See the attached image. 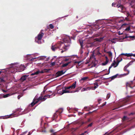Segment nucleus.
Returning <instances> with one entry per match:
<instances>
[{"label": "nucleus", "mask_w": 135, "mask_h": 135, "mask_svg": "<svg viewBox=\"0 0 135 135\" xmlns=\"http://www.w3.org/2000/svg\"><path fill=\"white\" fill-rule=\"evenodd\" d=\"M9 72L15 73L24 70V66L20 65L18 63H15L9 64Z\"/></svg>", "instance_id": "1"}, {"label": "nucleus", "mask_w": 135, "mask_h": 135, "mask_svg": "<svg viewBox=\"0 0 135 135\" xmlns=\"http://www.w3.org/2000/svg\"><path fill=\"white\" fill-rule=\"evenodd\" d=\"M68 45H66L64 43L60 42L56 46H52L51 47L52 50L54 51L56 49H58L59 50H61V52L62 53L67 49V47L69 46Z\"/></svg>", "instance_id": "2"}, {"label": "nucleus", "mask_w": 135, "mask_h": 135, "mask_svg": "<svg viewBox=\"0 0 135 135\" xmlns=\"http://www.w3.org/2000/svg\"><path fill=\"white\" fill-rule=\"evenodd\" d=\"M22 109L20 108L16 109L15 110L13 111V113L9 115V118H12L15 117H17L19 115L24 114L23 113H21L20 112Z\"/></svg>", "instance_id": "3"}, {"label": "nucleus", "mask_w": 135, "mask_h": 135, "mask_svg": "<svg viewBox=\"0 0 135 135\" xmlns=\"http://www.w3.org/2000/svg\"><path fill=\"white\" fill-rule=\"evenodd\" d=\"M44 34L41 31L38 35L37 37H35V41L39 44L41 43V40L43 37Z\"/></svg>", "instance_id": "4"}, {"label": "nucleus", "mask_w": 135, "mask_h": 135, "mask_svg": "<svg viewBox=\"0 0 135 135\" xmlns=\"http://www.w3.org/2000/svg\"><path fill=\"white\" fill-rule=\"evenodd\" d=\"M42 99L41 97H39L38 98H37V97H35L34 98L33 102L30 104V105L32 106H33L35 104L37 103L39 100H42Z\"/></svg>", "instance_id": "5"}, {"label": "nucleus", "mask_w": 135, "mask_h": 135, "mask_svg": "<svg viewBox=\"0 0 135 135\" xmlns=\"http://www.w3.org/2000/svg\"><path fill=\"white\" fill-rule=\"evenodd\" d=\"M117 59V61L116 62L114 61V62L109 67V71L110 70V69L113 66L114 68H115L117 67L118 66L119 62L122 60V58H121V60L120 61L118 60V58Z\"/></svg>", "instance_id": "6"}, {"label": "nucleus", "mask_w": 135, "mask_h": 135, "mask_svg": "<svg viewBox=\"0 0 135 135\" xmlns=\"http://www.w3.org/2000/svg\"><path fill=\"white\" fill-rule=\"evenodd\" d=\"M63 40L64 42L65 43H68L70 42V37L67 36H65Z\"/></svg>", "instance_id": "7"}, {"label": "nucleus", "mask_w": 135, "mask_h": 135, "mask_svg": "<svg viewBox=\"0 0 135 135\" xmlns=\"http://www.w3.org/2000/svg\"><path fill=\"white\" fill-rule=\"evenodd\" d=\"M45 69L44 70H38L36 72L34 73H32L31 74V75H37L40 73H44L45 72Z\"/></svg>", "instance_id": "8"}, {"label": "nucleus", "mask_w": 135, "mask_h": 135, "mask_svg": "<svg viewBox=\"0 0 135 135\" xmlns=\"http://www.w3.org/2000/svg\"><path fill=\"white\" fill-rule=\"evenodd\" d=\"M46 58V56H41L38 57H35L34 58H32L30 59L31 61L37 58L39 60H44Z\"/></svg>", "instance_id": "9"}, {"label": "nucleus", "mask_w": 135, "mask_h": 135, "mask_svg": "<svg viewBox=\"0 0 135 135\" xmlns=\"http://www.w3.org/2000/svg\"><path fill=\"white\" fill-rule=\"evenodd\" d=\"M127 25V24L124 23L122 25V27L124 28H126L125 29V31H128L130 30V27L128 26H126Z\"/></svg>", "instance_id": "10"}, {"label": "nucleus", "mask_w": 135, "mask_h": 135, "mask_svg": "<svg viewBox=\"0 0 135 135\" xmlns=\"http://www.w3.org/2000/svg\"><path fill=\"white\" fill-rule=\"evenodd\" d=\"M8 70V68H7L6 69H0V74L2 73H4L5 74H6Z\"/></svg>", "instance_id": "11"}, {"label": "nucleus", "mask_w": 135, "mask_h": 135, "mask_svg": "<svg viewBox=\"0 0 135 135\" xmlns=\"http://www.w3.org/2000/svg\"><path fill=\"white\" fill-rule=\"evenodd\" d=\"M117 7L119 8V10L121 12H123L122 10L123 9V6L120 4H118L117 6Z\"/></svg>", "instance_id": "12"}, {"label": "nucleus", "mask_w": 135, "mask_h": 135, "mask_svg": "<svg viewBox=\"0 0 135 135\" xmlns=\"http://www.w3.org/2000/svg\"><path fill=\"white\" fill-rule=\"evenodd\" d=\"M88 78L87 77H83L80 80V81L83 83Z\"/></svg>", "instance_id": "13"}, {"label": "nucleus", "mask_w": 135, "mask_h": 135, "mask_svg": "<svg viewBox=\"0 0 135 135\" xmlns=\"http://www.w3.org/2000/svg\"><path fill=\"white\" fill-rule=\"evenodd\" d=\"M76 81H75L71 86H70L71 89H73L75 88L76 86Z\"/></svg>", "instance_id": "14"}, {"label": "nucleus", "mask_w": 135, "mask_h": 135, "mask_svg": "<svg viewBox=\"0 0 135 135\" xmlns=\"http://www.w3.org/2000/svg\"><path fill=\"white\" fill-rule=\"evenodd\" d=\"M90 89V88L89 87H87L86 88H82L81 90V92L83 91H87L89 90Z\"/></svg>", "instance_id": "15"}, {"label": "nucleus", "mask_w": 135, "mask_h": 135, "mask_svg": "<svg viewBox=\"0 0 135 135\" xmlns=\"http://www.w3.org/2000/svg\"><path fill=\"white\" fill-rule=\"evenodd\" d=\"M132 53H126V54H124V53H122L120 55H125L126 56H127V57H131L132 56Z\"/></svg>", "instance_id": "16"}, {"label": "nucleus", "mask_w": 135, "mask_h": 135, "mask_svg": "<svg viewBox=\"0 0 135 135\" xmlns=\"http://www.w3.org/2000/svg\"><path fill=\"white\" fill-rule=\"evenodd\" d=\"M105 58H106V61L105 62L103 63H102V65H106L107 63L108 62L109 60L108 59V57L107 56L105 57Z\"/></svg>", "instance_id": "17"}, {"label": "nucleus", "mask_w": 135, "mask_h": 135, "mask_svg": "<svg viewBox=\"0 0 135 135\" xmlns=\"http://www.w3.org/2000/svg\"><path fill=\"white\" fill-rule=\"evenodd\" d=\"M64 73L62 71H59L56 73V75L57 76H60L62 75Z\"/></svg>", "instance_id": "18"}, {"label": "nucleus", "mask_w": 135, "mask_h": 135, "mask_svg": "<svg viewBox=\"0 0 135 135\" xmlns=\"http://www.w3.org/2000/svg\"><path fill=\"white\" fill-rule=\"evenodd\" d=\"M52 95H45L44 98V100H45L47 98H49L52 97Z\"/></svg>", "instance_id": "19"}, {"label": "nucleus", "mask_w": 135, "mask_h": 135, "mask_svg": "<svg viewBox=\"0 0 135 135\" xmlns=\"http://www.w3.org/2000/svg\"><path fill=\"white\" fill-rule=\"evenodd\" d=\"M57 93L60 95H62L63 94V89H60L57 91Z\"/></svg>", "instance_id": "20"}, {"label": "nucleus", "mask_w": 135, "mask_h": 135, "mask_svg": "<svg viewBox=\"0 0 135 135\" xmlns=\"http://www.w3.org/2000/svg\"><path fill=\"white\" fill-rule=\"evenodd\" d=\"M127 14V16H130L132 18H133V15L131 14H130L128 12L126 11L125 12Z\"/></svg>", "instance_id": "21"}, {"label": "nucleus", "mask_w": 135, "mask_h": 135, "mask_svg": "<svg viewBox=\"0 0 135 135\" xmlns=\"http://www.w3.org/2000/svg\"><path fill=\"white\" fill-rule=\"evenodd\" d=\"M1 118L6 119L8 118V115H6L4 116H2L0 117Z\"/></svg>", "instance_id": "22"}, {"label": "nucleus", "mask_w": 135, "mask_h": 135, "mask_svg": "<svg viewBox=\"0 0 135 135\" xmlns=\"http://www.w3.org/2000/svg\"><path fill=\"white\" fill-rule=\"evenodd\" d=\"M63 94L64 93H72V92H70L69 91L67 90L66 89H65V90L63 89Z\"/></svg>", "instance_id": "23"}, {"label": "nucleus", "mask_w": 135, "mask_h": 135, "mask_svg": "<svg viewBox=\"0 0 135 135\" xmlns=\"http://www.w3.org/2000/svg\"><path fill=\"white\" fill-rule=\"evenodd\" d=\"M71 62H69L67 63L63 64L62 65V66L63 67H64L67 66H68L69 64L71 63Z\"/></svg>", "instance_id": "24"}, {"label": "nucleus", "mask_w": 135, "mask_h": 135, "mask_svg": "<svg viewBox=\"0 0 135 135\" xmlns=\"http://www.w3.org/2000/svg\"><path fill=\"white\" fill-rule=\"evenodd\" d=\"M26 79V76H23L21 78V80L23 81L25 80Z\"/></svg>", "instance_id": "25"}, {"label": "nucleus", "mask_w": 135, "mask_h": 135, "mask_svg": "<svg viewBox=\"0 0 135 135\" xmlns=\"http://www.w3.org/2000/svg\"><path fill=\"white\" fill-rule=\"evenodd\" d=\"M107 53H108L109 56L110 57H112V52L110 51H109L107 52Z\"/></svg>", "instance_id": "26"}, {"label": "nucleus", "mask_w": 135, "mask_h": 135, "mask_svg": "<svg viewBox=\"0 0 135 135\" xmlns=\"http://www.w3.org/2000/svg\"><path fill=\"white\" fill-rule=\"evenodd\" d=\"M8 97V93L7 94H3V98H6Z\"/></svg>", "instance_id": "27"}, {"label": "nucleus", "mask_w": 135, "mask_h": 135, "mask_svg": "<svg viewBox=\"0 0 135 135\" xmlns=\"http://www.w3.org/2000/svg\"><path fill=\"white\" fill-rule=\"evenodd\" d=\"M103 38H104V37H101L100 38H97V41L99 42H101L102 41V40L103 39Z\"/></svg>", "instance_id": "28"}, {"label": "nucleus", "mask_w": 135, "mask_h": 135, "mask_svg": "<svg viewBox=\"0 0 135 135\" xmlns=\"http://www.w3.org/2000/svg\"><path fill=\"white\" fill-rule=\"evenodd\" d=\"M57 116L56 113H55L54 115L53 118H54V120L56 119L57 117Z\"/></svg>", "instance_id": "29"}, {"label": "nucleus", "mask_w": 135, "mask_h": 135, "mask_svg": "<svg viewBox=\"0 0 135 135\" xmlns=\"http://www.w3.org/2000/svg\"><path fill=\"white\" fill-rule=\"evenodd\" d=\"M118 75V74H117L116 75H114L111 77V79H113L114 78H116L117 77V76Z\"/></svg>", "instance_id": "30"}, {"label": "nucleus", "mask_w": 135, "mask_h": 135, "mask_svg": "<svg viewBox=\"0 0 135 135\" xmlns=\"http://www.w3.org/2000/svg\"><path fill=\"white\" fill-rule=\"evenodd\" d=\"M110 93H108L107 94V99H108L110 97Z\"/></svg>", "instance_id": "31"}, {"label": "nucleus", "mask_w": 135, "mask_h": 135, "mask_svg": "<svg viewBox=\"0 0 135 135\" xmlns=\"http://www.w3.org/2000/svg\"><path fill=\"white\" fill-rule=\"evenodd\" d=\"M83 41H80V43L81 47L83 46Z\"/></svg>", "instance_id": "32"}, {"label": "nucleus", "mask_w": 135, "mask_h": 135, "mask_svg": "<svg viewBox=\"0 0 135 135\" xmlns=\"http://www.w3.org/2000/svg\"><path fill=\"white\" fill-rule=\"evenodd\" d=\"M51 29H53L54 28L53 25L52 24H50L49 25Z\"/></svg>", "instance_id": "33"}, {"label": "nucleus", "mask_w": 135, "mask_h": 135, "mask_svg": "<svg viewBox=\"0 0 135 135\" xmlns=\"http://www.w3.org/2000/svg\"><path fill=\"white\" fill-rule=\"evenodd\" d=\"M1 90L2 91L3 93H6L7 91V90H6L3 89H1Z\"/></svg>", "instance_id": "34"}, {"label": "nucleus", "mask_w": 135, "mask_h": 135, "mask_svg": "<svg viewBox=\"0 0 135 135\" xmlns=\"http://www.w3.org/2000/svg\"><path fill=\"white\" fill-rule=\"evenodd\" d=\"M102 81H101L100 82H99L98 83H99L100 84H102ZM98 83H97L95 82V83L94 84L95 85H98Z\"/></svg>", "instance_id": "35"}, {"label": "nucleus", "mask_w": 135, "mask_h": 135, "mask_svg": "<svg viewBox=\"0 0 135 135\" xmlns=\"http://www.w3.org/2000/svg\"><path fill=\"white\" fill-rule=\"evenodd\" d=\"M3 98V94H0V99Z\"/></svg>", "instance_id": "36"}, {"label": "nucleus", "mask_w": 135, "mask_h": 135, "mask_svg": "<svg viewBox=\"0 0 135 135\" xmlns=\"http://www.w3.org/2000/svg\"><path fill=\"white\" fill-rule=\"evenodd\" d=\"M81 62H82V61H79L78 62V65H79V66L80 65H81Z\"/></svg>", "instance_id": "37"}, {"label": "nucleus", "mask_w": 135, "mask_h": 135, "mask_svg": "<svg viewBox=\"0 0 135 135\" xmlns=\"http://www.w3.org/2000/svg\"><path fill=\"white\" fill-rule=\"evenodd\" d=\"M22 95H18L17 97H18V99H19L20 98V97H22Z\"/></svg>", "instance_id": "38"}, {"label": "nucleus", "mask_w": 135, "mask_h": 135, "mask_svg": "<svg viewBox=\"0 0 135 135\" xmlns=\"http://www.w3.org/2000/svg\"><path fill=\"white\" fill-rule=\"evenodd\" d=\"M129 71H128V72L127 73H124V74H123V75H124V76H126V75H128V74H129Z\"/></svg>", "instance_id": "39"}, {"label": "nucleus", "mask_w": 135, "mask_h": 135, "mask_svg": "<svg viewBox=\"0 0 135 135\" xmlns=\"http://www.w3.org/2000/svg\"><path fill=\"white\" fill-rule=\"evenodd\" d=\"M92 123H91L90 124H89L88 126V127H91L92 126Z\"/></svg>", "instance_id": "40"}, {"label": "nucleus", "mask_w": 135, "mask_h": 135, "mask_svg": "<svg viewBox=\"0 0 135 135\" xmlns=\"http://www.w3.org/2000/svg\"><path fill=\"white\" fill-rule=\"evenodd\" d=\"M65 89H71V88H70V86H69L68 87L66 88L65 87Z\"/></svg>", "instance_id": "41"}, {"label": "nucleus", "mask_w": 135, "mask_h": 135, "mask_svg": "<svg viewBox=\"0 0 135 135\" xmlns=\"http://www.w3.org/2000/svg\"><path fill=\"white\" fill-rule=\"evenodd\" d=\"M55 62H52L51 64V65H54L55 64Z\"/></svg>", "instance_id": "42"}, {"label": "nucleus", "mask_w": 135, "mask_h": 135, "mask_svg": "<svg viewBox=\"0 0 135 135\" xmlns=\"http://www.w3.org/2000/svg\"><path fill=\"white\" fill-rule=\"evenodd\" d=\"M111 41L112 43H115L116 42L115 41H114V40H111Z\"/></svg>", "instance_id": "43"}, {"label": "nucleus", "mask_w": 135, "mask_h": 135, "mask_svg": "<svg viewBox=\"0 0 135 135\" xmlns=\"http://www.w3.org/2000/svg\"><path fill=\"white\" fill-rule=\"evenodd\" d=\"M27 131H26L25 132H24L22 134H21V135H25V134L27 132Z\"/></svg>", "instance_id": "44"}, {"label": "nucleus", "mask_w": 135, "mask_h": 135, "mask_svg": "<svg viewBox=\"0 0 135 135\" xmlns=\"http://www.w3.org/2000/svg\"><path fill=\"white\" fill-rule=\"evenodd\" d=\"M98 87V85H96L94 86V88L95 89H96Z\"/></svg>", "instance_id": "45"}, {"label": "nucleus", "mask_w": 135, "mask_h": 135, "mask_svg": "<svg viewBox=\"0 0 135 135\" xmlns=\"http://www.w3.org/2000/svg\"><path fill=\"white\" fill-rule=\"evenodd\" d=\"M1 82H3L4 81V80L3 79L1 78Z\"/></svg>", "instance_id": "46"}, {"label": "nucleus", "mask_w": 135, "mask_h": 135, "mask_svg": "<svg viewBox=\"0 0 135 135\" xmlns=\"http://www.w3.org/2000/svg\"><path fill=\"white\" fill-rule=\"evenodd\" d=\"M78 61H75L74 62V64H78Z\"/></svg>", "instance_id": "47"}, {"label": "nucleus", "mask_w": 135, "mask_h": 135, "mask_svg": "<svg viewBox=\"0 0 135 135\" xmlns=\"http://www.w3.org/2000/svg\"><path fill=\"white\" fill-rule=\"evenodd\" d=\"M132 56H133L135 57V54H133L132 53Z\"/></svg>", "instance_id": "48"}, {"label": "nucleus", "mask_w": 135, "mask_h": 135, "mask_svg": "<svg viewBox=\"0 0 135 135\" xmlns=\"http://www.w3.org/2000/svg\"><path fill=\"white\" fill-rule=\"evenodd\" d=\"M1 129H2V132H3V128L2 126H1Z\"/></svg>", "instance_id": "49"}, {"label": "nucleus", "mask_w": 135, "mask_h": 135, "mask_svg": "<svg viewBox=\"0 0 135 135\" xmlns=\"http://www.w3.org/2000/svg\"><path fill=\"white\" fill-rule=\"evenodd\" d=\"M79 135H85L84 133H83L82 134H80Z\"/></svg>", "instance_id": "50"}, {"label": "nucleus", "mask_w": 135, "mask_h": 135, "mask_svg": "<svg viewBox=\"0 0 135 135\" xmlns=\"http://www.w3.org/2000/svg\"><path fill=\"white\" fill-rule=\"evenodd\" d=\"M115 3H113L112 4V6H113L114 5H115Z\"/></svg>", "instance_id": "51"}, {"label": "nucleus", "mask_w": 135, "mask_h": 135, "mask_svg": "<svg viewBox=\"0 0 135 135\" xmlns=\"http://www.w3.org/2000/svg\"><path fill=\"white\" fill-rule=\"evenodd\" d=\"M14 93H13V94H9V95H13Z\"/></svg>", "instance_id": "52"}, {"label": "nucleus", "mask_w": 135, "mask_h": 135, "mask_svg": "<svg viewBox=\"0 0 135 135\" xmlns=\"http://www.w3.org/2000/svg\"><path fill=\"white\" fill-rule=\"evenodd\" d=\"M105 103L103 105V106H104V105H105V104L106 103V102H105Z\"/></svg>", "instance_id": "53"}, {"label": "nucleus", "mask_w": 135, "mask_h": 135, "mask_svg": "<svg viewBox=\"0 0 135 135\" xmlns=\"http://www.w3.org/2000/svg\"><path fill=\"white\" fill-rule=\"evenodd\" d=\"M126 117H127L126 116H124L123 117V119H125Z\"/></svg>", "instance_id": "54"}, {"label": "nucleus", "mask_w": 135, "mask_h": 135, "mask_svg": "<svg viewBox=\"0 0 135 135\" xmlns=\"http://www.w3.org/2000/svg\"><path fill=\"white\" fill-rule=\"evenodd\" d=\"M68 59H66L65 60V61H68Z\"/></svg>", "instance_id": "55"}, {"label": "nucleus", "mask_w": 135, "mask_h": 135, "mask_svg": "<svg viewBox=\"0 0 135 135\" xmlns=\"http://www.w3.org/2000/svg\"><path fill=\"white\" fill-rule=\"evenodd\" d=\"M73 64H72V65H71V67H70V68H71L72 67H73Z\"/></svg>", "instance_id": "56"}, {"label": "nucleus", "mask_w": 135, "mask_h": 135, "mask_svg": "<svg viewBox=\"0 0 135 135\" xmlns=\"http://www.w3.org/2000/svg\"><path fill=\"white\" fill-rule=\"evenodd\" d=\"M27 89H24V90H23V91H25V90H26Z\"/></svg>", "instance_id": "57"}, {"label": "nucleus", "mask_w": 135, "mask_h": 135, "mask_svg": "<svg viewBox=\"0 0 135 135\" xmlns=\"http://www.w3.org/2000/svg\"><path fill=\"white\" fill-rule=\"evenodd\" d=\"M96 81H100V80H98H98H96Z\"/></svg>", "instance_id": "58"}, {"label": "nucleus", "mask_w": 135, "mask_h": 135, "mask_svg": "<svg viewBox=\"0 0 135 135\" xmlns=\"http://www.w3.org/2000/svg\"><path fill=\"white\" fill-rule=\"evenodd\" d=\"M86 132H87V131H85V132L84 133V134H85V133H86Z\"/></svg>", "instance_id": "59"}, {"label": "nucleus", "mask_w": 135, "mask_h": 135, "mask_svg": "<svg viewBox=\"0 0 135 135\" xmlns=\"http://www.w3.org/2000/svg\"><path fill=\"white\" fill-rule=\"evenodd\" d=\"M27 135H30V133L29 132V133L27 134Z\"/></svg>", "instance_id": "60"}, {"label": "nucleus", "mask_w": 135, "mask_h": 135, "mask_svg": "<svg viewBox=\"0 0 135 135\" xmlns=\"http://www.w3.org/2000/svg\"><path fill=\"white\" fill-rule=\"evenodd\" d=\"M89 62H86L85 63V64H88Z\"/></svg>", "instance_id": "61"}, {"label": "nucleus", "mask_w": 135, "mask_h": 135, "mask_svg": "<svg viewBox=\"0 0 135 135\" xmlns=\"http://www.w3.org/2000/svg\"><path fill=\"white\" fill-rule=\"evenodd\" d=\"M135 80V77H134V80Z\"/></svg>", "instance_id": "62"}, {"label": "nucleus", "mask_w": 135, "mask_h": 135, "mask_svg": "<svg viewBox=\"0 0 135 135\" xmlns=\"http://www.w3.org/2000/svg\"><path fill=\"white\" fill-rule=\"evenodd\" d=\"M51 132H53V130H51Z\"/></svg>", "instance_id": "63"}, {"label": "nucleus", "mask_w": 135, "mask_h": 135, "mask_svg": "<svg viewBox=\"0 0 135 135\" xmlns=\"http://www.w3.org/2000/svg\"><path fill=\"white\" fill-rule=\"evenodd\" d=\"M133 88H134V89L135 88V86H134Z\"/></svg>", "instance_id": "64"}]
</instances>
